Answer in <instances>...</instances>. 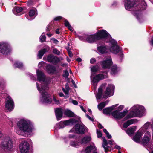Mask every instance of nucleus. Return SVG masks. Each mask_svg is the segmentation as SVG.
<instances>
[{"label":"nucleus","mask_w":153,"mask_h":153,"mask_svg":"<svg viewBox=\"0 0 153 153\" xmlns=\"http://www.w3.org/2000/svg\"><path fill=\"white\" fill-rule=\"evenodd\" d=\"M30 77L33 80H35L36 79V78L34 77L32 74H30Z\"/></svg>","instance_id":"obj_61"},{"label":"nucleus","mask_w":153,"mask_h":153,"mask_svg":"<svg viewBox=\"0 0 153 153\" xmlns=\"http://www.w3.org/2000/svg\"><path fill=\"white\" fill-rule=\"evenodd\" d=\"M40 41L42 42H44L46 39V36L44 33H43L40 37Z\"/></svg>","instance_id":"obj_44"},{"label":"nucleus","mask_w":153,"mask_h":153,"mask_svg":"<svg viewBox=\"0 0 153 153\" xmlns=\"http://www.w3.org/2000/svg\"><path fill=\"white\" fill-rule=\"evenodd\" d=\"M47 71L48 73H53L55 71V68L53 66L48 65L46 66Z\"/></svg>","instance_id":"obj_31"},{"label":"nucleus","mask_w":153,"mask_h":153,"mask_svg":"<svg viewBox=\"0 0 153 153\" xmlns=\"http://www.w3.org/2000/svg\"><path fill=\"white\" fill-rule=\"evenodd\" d=\"M56 117L58 120H59L62 116L63 112L62 109L58 108L55 110Z\"/></svg>","instance_id":"obj_23"},{"label":"nucleus","mask_w":153,"mask_h":153,"mask_svg":"<svg viewBox=\"0 0 153 153\" xmlns=\"http://www.w3.org/2000/svg\"><path fill=\"white\" fill-rule=\"evenodd\" d=\"M138 120L135 119L129 120L124 124H132L137 123Z\"/></svg>","instance_id":"obj_32"},{"label":"nucleus","mask_w":153,"mask_h":153,"mask_svg":"<svg viewBox=\"0 0 153 153\" xmlns=\"http://www.w3.org/2000/svg\"><path fill=\"white\" fill-rule=\"evenodd\" d=\"M135 5L134 0H127L125 1V8L127 10H130Z\"/></svg>","instance_id":"obj_16"},{"label":"nucleus","mask_w":153,"mask_h":153,"mask_svg":"<svg viewBox=\"0 0 153 153\" xmlns=\"http://www.w3.org/2000/svg\"><path fill=\"white\" fill-rule=\"evenodd\" d=\"M110 45L111 47L109 48L111 52L114 54H117L120 52V50L119 47L117 45V42L113 39H111L109 41Z\"/></svg>","instance_id":"obj_8"},{"label":"nucleus","mask_w":153,"mask_h":153,"mask_svg":"<svg viewBox=\"0 0 153 153\" xmlns=\"http://www.w3.org/2000/svg\"><path fill=\"white\" fill-rule=\"evenodd\" d=\"M124 108V107L123 105H120L117 108V109L120 111L122 110Z\"/></svg>","instance_id":"obj_51"},{"label":"nucleus","mask_w":153,"mask_h":153,"mask_svg":"<svg viewBox=\"0 0 153 153\" xmlns=\"http://www.w3.org/2000/svg\"><path fill=\"white\" fill-rule=\"evenodd\" d=\"M136 126H133L132 127H131L128 128L126 131V133L129 135L132 134L134 132L136 131Z\"/></svg>","instance_id":"obj_26"},{"label":"nucleus","mask_w":153,"mask_h":153,"mask_svg":"<svg viewBox=\"0 0 153 153\" xmlns=\"http://www.w3.org/2000/svg\"><path fill=\"white\" fill-rule=\"evenodd\" d=\"M97 137L98 138H100L102 137V133L100 130H97Z\"/></svg>","instance_id":"obj_47"},{"label":"nucleus","mask_w":153,"mask_h":153,"mask_svg":"<svg viewBox=\"0 0 153 153\" xmlns=\"http://www.w3.org/2000/svg\"><path fill=\"white\" fill-rule=\"evenodd\" d=\"M45 63L44 62H40L38 65L39 67L41 68L43 66L45 65Z\"/></svg>","instance_id":"obj_49"},{"label":"nucleus","mask_w":153,"mask_h":153,"mask_svg":"<svg viewBox=\"0 0 153 153\" xmlns=\"http://www.w3.org/2000/svg\"><path fill=\"white\" fill-rule=\"evenodd\" d=\"M141 3L138 6L139 7V8H140V10L145 9L146 7V4L143 0H141Z\"/></svg>","instance_id":"obj_34"},{"label":"nucleus","mask_w":153,"mask_h":153,"mask_svg":"<svg viewBox=\"0 0 153 153\" xmlns=\"http://www.w3.org/2000/svg\"><path fill=\"white\" fill-rule=\"evenodd\" d=\"M20 151L21 153H28L30 149V145L26 141H22L19 146Z\"/></svg>","instance_id":"obj_11"},{"label":"nucleus","mask_w":153,"mask_h":153,"mask_svg":"<svg viewBox=\"0 0 153 153\" xmlns=\"http://www.w3.org/2000/svg\"><path fill=\"white\" fill-rule=\"evenodd\" d=\"M114 88V86L113 85L108 84L104 92L103 97L107 98L112 96L113 95Z\"/></svg>","instance_id":"obj_10"},{"label":"nucleus","mask_w":153,"mask_h":153,"mask_svg":"<svg viewBox=\"0 0 153 153\" xmlns=\"http://www.w3.org/2000/svg\"><path fill=\"white\" fill-rule=\"evenodd\" d=\"M53 100L55 102L56 104H58L59 103V101L57 100L54 97H53Z\"/></svg>","instance_id":"obj_56"},{"label":"nucleus","mask_w":153,"mask_h":153,"mask_svg":"<svg viewBox=\"0 0 153 153\" xmlns=\"http://www.w3.org/2000/svg\"><path fill=\"white\" fill-rule=\"evenodd\" d=\"M96 60L95 58H92L90 60V63L91 64H93L95 62Z\"/></svg>","instance_id":"obj_54"},{"label":"nucleus","mask_w":153,"mask_h":153,"mask_svg":"<svg viewBox=\"0 0 153 153\" xmlns=\"http://www.w3.org/2000/svg\"><path fill=\"white\" fill-rule=\"evenodd\" d=\"M52 52L54 54L57 55H59L60 54V52L57 49L55 48H53L52 49Z\"/></svg>","instance_id":"obj_43"},{"label":"nucleus","mask_w":153,"mask_h":153,"mask_svg":"<svg viewBox=\"0 0 153 153\" xmlns=\"http://www.w3.org/2000/svg\"><path fill=\"white\" fill-rule=\"evenodd\" d=\"M108 101L107 100L100 103L97 105L98 109L100 111L101 110L108 104Z\"/></svg>","instance_id":"obj_29"},{"label":"nucleus","mask_w":153,"mask_h":153,"mask_svg":"<svg viewBox=\"0 0 153 153\" xmlns=\"http://www.w3.org/2000/svg\"><path fill=\"white\" fill-rule=\"evenodd\" d=\"M99 68L97 66H93L91 68L92 72H96L98 70Z\"/></svg>","instance_id":"obj_45"},{"label":"nucleus","mask_w":153,"mask_h":153,"mask_svg":"<svg viewBox=\"0 0 153 153\" xmlns=\"http://www.w3.org/2000/svg\"><path fill=\"white\" fill-rule=\"evenodd\" d=\"M47 51V49L45 48L43 49L40 51L39 52L38 56L39 59L42 58L44 53Z\"/></svg>","instance_id":"obj_35"},{"label":"nucleus","mask_w":153,"mask_h":153,"mask_svg":"<svg viewBox=\"0 0 153 153\" xmlns=\"http://www.w3.org/2000/svg\"><path fill=\"white\" fill-rule=\"evenodd\" d=\"M14 107V103L11 98L8 96L7 98L5 104V107L9 111H12Z\"/></svg>","instance_id":"obj_14"},{"label":"nucleus","mask_w":153,"mask_h":153,"mask_svg":"<svg viewBox=\"0 0 153 153\" xmlns=\"http://www.w3.org/2000/svg\"><path fill=\"white\" fill-rule=\"evenodd\" d=\"M115 148L117 149H118V150H119L120 149V147L118 146V145H116L115 146Z\"/></svg>","instance_id":"obj_64"},{"label":"nucleus","mask_w":153,"mask_h":153,"mask_svg":"<svg viewBox=\"0 0 153 153\" xmlns=\"http://www.w3.org/2000/svg\"><path fill=\"white\" fill-rule=\"evenodd\" d=\"M150 133L148 132H146L142 140L143 143V145H144L148 143L150 139Z\"/></svg>","instance_id":"obj_24"},{"label":"nucleus","mask_w":153,"mask_h":153,"mask_svg":"<svg viewBox=\"0 0 153 153\" xmlns=\"http://www.w3.org/2000/svg\"><path fill=\"white\" fill-rule=\"evenodd\" d=\"M106 85V84H102L98 89V92L96 95L97 101H98V99H100L101 98L102 94V89L105 87Z\"/></svg>","instance_id":"obj_20"},{"label":"nucleus","mask_w":153,"mask_h":153,"mask_svg":"<svg viewBox=\"0 0 153 153\" xmlns=\"http://www.w3.org/2000/svg\"><path fill=\"white\" fill-rule=\"evenodd\" d=\"M31 122L27 119H21L19 121V124H31Z\"/></svg>","instance_id":"obj_30"},{"label":"nucleus","mask_w":153,"mask_h":153,"mask_svg":"<svg viewBox=\"0 0 153 153\" xmlns=\"http://www.w3.org/2000/svg\"><path fill=\"white\" fill-rule=\"evenodd\" d=\"M13 146L12 141L8 136L4 137L0 144L1 147L5 151L10 150Z\"/></svg>","instance_id":"obj_4"},{"label":"nucleus","mask_w":153,"mask_h":153,"mask_svg":"<svg viewBox=\"0 0 153 153\" xmlns=\"http://www.w3.org/2000/svg\"><path fill=\"white\" fill-rule=\"evenodd\" d=\"M107 76V73L104 72L103 74H98L91 79V83L94 87V90L96 89L97 85L98 82L103 79L105 77H106Z\"/></svg>","instance_id":"obj_6"},{"label":"nucleus","mask_w":153,"mask_h":153,"mask_svg":"<svg viewBox=\"0 0 153 153\" xmlns=\"http://www.w3.org/2000/svg\"><path fill=\"white\" fill-rule=\"evenodd\" d=\"M86 117L88 118L91 121H93L94 119L92 118L90 116H89L88 115L86 114Z\"/></svg>","instance_id":"obj_58"},{"label":"nucleus","mask_w":153,"mask_h":153,"mask_svg":"<svg viewBox=\"0 0 153 153\" xmlns=\"http://www.w3.org/2000/svg\"><path fill=\"white\" fill-rule=\"evenodd\" d=\"M56 126L54 127V128H55V129L56 130H58V129H59L61 128H62L65 127L64 125H56Z\"/></svg>","instance_id":"obj_46"},{"label":"nucleus","mask_w":153,"mask_h":153,"mask_svg":"<svg viewBox=\"0 0 153 153\" xmlns=\"http://www.w3.org/2000/svg\"><path fill=\"white\" fill-rule=\"evenodd\" d=\"M14 66L15 67L20 68L23 66L22 63L19 61H16L14 65Z\"/></svg>","instance_id":"obj_40"},{"label":"nucleus","mask_w":153,"mask_h":153,"mask_svg":"<svg viewBox=\"0 0 153 153\" xmlns=\"http://www.w3.org/2000/svg\"><path fill=\"white\" fill-rule=\"evenodd\" d=\"M142 136V133L140 132H138L136 134L134 137H133L134 140L137 142H139L140 140V138Z\"/></svg>","instance_id":"obj_27"},{"label":"nucleus","mask_w":153,"mask_h":153,"mask_svg":"<svg viewBox=\"0 0 153 153\" xmlns=\"http://www.w3.org/2000/svg\"><path fill=\"white\" fill-rule=\"evenodd\" d=\"M129 125H123V127L122 128L123 130H124L125 128H127Z\"/></svg>","instance_id":"obj_60"},{"label":"nucleus","mask_w":153,"mask_h":153,"mask_svg":"<svg viewBox=\"0 0 153 153\" xmlns=\"http://www.w3.org/2000/svg\"><path fill=\"white\" fill-rule=\"evenodd\" d=\"M98 40L102 38H105L106 39L108 40V41H106V42H108L112 39L109 34L105 30H102L99 31L97 34Z\"/></svg>","instance_id":"obj_7"},{"label":"nucleus","mask_w":153,"mask_h":153,"mask_svg":"<svg viewBox=\"0 0 153 153\" xmlns=\"http://www.w3.org/2000/svg\"><path fill=\"white\" fill-rule=\"evenodd\" d=\"M98 40L97 36L95 34L88 36L86 39V41L89 43L93 42Z\"/></svg>","instance_id":"obj_22"},{"label":"nucleus","mask_w":153,"mask_h":153,"mask_svg":"<svg viewBox=\"0 0 153 153\" xmlns=\"http://www.w3.org/2000/svg\"><path fill=\"white\" fill-rule=\"evenodd\" d=\"M12 50L11 47L8 43H0V52L1 53L3 54H8L11 52Z\"/></svg>","instance_id":"obj_5"},{"label":"nucleus","mask_w":153,"mask_h":153,"mask_svg":"<svg viewBox=\"0 0 153 153\" xmlns=\"http://www.w3.org/2000/svg\"><path fill=\"white\" fill-rule=\"evenodd\" d=\"M75 135L74 134H69L68 136V138L69 139L74 138Z\"/></svg>","instance_id":"obj_52"},{"label":"nucleus","mask_w":153,"mask_h":153,"mask_svg":"<svg viewBox=\"0 0 153 153\" xmlns=\"http://www.w3.org/2000/svg\"><path fill=\"white\" fill-rule=\"evenodd\" d=\"M68 53L69 56L70 57H72L73 56V55H72L71 52L69 50H68Z\"/></svg>","instance_id":"obj_55"},{"label":"nucleus","mask_w":153,"mask_h":153,"mask_svg":"<svg viewBox=\"0 0 153 153\" xmlns=\"http://www.w3.org/2000/svg\"><path fill=\"white\" fill-rule=\"evenodd\" d=\"M22 10V8L19 7H16L13 8V11L14 14L17 15L18 13L21 12Z\"/></svg>","instance_id":"obj_33"},{"label":"nucleus","mask_w":153,"mask_h":153,"mask_svg":"<svg viewBox=\"0 0 153 153\" xmlns=\"http://www.w3.org/2000/svg\"><path fill=\"white\" fill-rule=\"evenodd\" d=\"M65 89L64 88H62V89L63 91L64 92V93L65 94L68 95L69 94V88L68 87V84H66L65 85Z\"/></svg>","instance_id":"obj_39"},{"label":"nucleus","mask_w":153,"mask_h":153,"mask_svg":"<svg viewBox=\"0 0 153 153\" xmlns=\"http://www.w3.org/2000/svg\"><path fill=\"white\" fill-rule=\"evenodd\" d=\"M64 114L65 115L69 117H72L74 116V113L71 111L68 110H66L65 111Z\"/></svg>","instance_id":"obj_37"},{"label":"nucleus","mask_w":153,"mask_h":153,"mask_svg":"<svg viewBox=\"0 0 153 153\" xmlns=\"http://www.w3.org/2000/svg\"><path fill=\"white\" fill-rule=\"evenodd\" d=\"M51 39L53 41V42L54 43L57 44H58L59 42L56 39L53 38Z\"/></svg>","instance_id":"obj_50"},{"label":"nucleus","mask_w":153,"mask_h":153,"mask_svg":"<svg viewBox=\"0 0 153 153\" xmlns=\"http://www.w3.org/2000/svg\"><path fill=\"white\" fill-rule=\"evenodd\" d=\"M80 144V143L77 141H71L70 143V145L73 147H77Z\"/></svg>","instance_id":"obj_42"},{"label":"nucleus","mask_w":153,"mask_h":153,"mask_svg":"<svg viewBox=\"0 0 153 153\" xmlns=\"http://www.w3.org/2000/svg\"><path fill=\"white\" fill-rule=\"evenodd\" d=\"M37 80L39 82L42 81L43 83L41 85L36 83L38 90L41 94L40 100L43 103H50L52 101V98L50 95L46 91L48 90L49 87L48 84L45 82V76L41 70H37L36 71Z\"/></svg>","instance_id":"obj_1"},{"label":"nucleus","mask_w":153,"mask_h":153,"mask_svg":"<svg viewBox=\"0 0 153 153\" xmlns=\"http://www.w3.org/2000/svg\"><path fill=\"white\" fill-rule=\"evenodd\" d=\"M117 71L118 69L117 66L116 65L113 66L111 69V74L112 75H114L117 72Z\"/></svg>","instance_id":"obj_38"},{"label":"nucleus","mask_w":153,"mask_h":153,"mask_svg":"<svg viewBox=\"0 0 153 153\" xmlns=\"http://www.w3.org/2000/svg\"><path fill=\"white\" fill-rule=\"evenodd\" d=\"M29 16L30 17L34 16L37 15V10L35 9H31L29 13Z\"/></svg>","instance_id":"obj_36"},{"label":"nucleus","mask_w":153,"mask_h":153,"mask_svg":"<svg viewBox=\"0 0 153 153\" xmlns=\"http://www.w3.org/2000/svg\"><path fill=\"white\" fill-rule=\"evenodd\" d=\"M151 123L153 124V120H152L151 122H147L145 124H150Z\"/></svg>","instance_id":"obj_62"},{"label":"nucleus","mask_w":153,"mask_h":153,"mask_svg":"<svg viewBox=\"0 0 153 153\" xmlns=\"http://www.w3.org/2000/svg\"><path fill=\"white\" fill-rule=\"evenodd\" d=\"M128 112L127 110H124L123 112H120L116 110L112 112L111 115L115 119H120L125 116Z\"/></svg>","instance_id":"obj_9"},{"label":"nucleus","mask_w":153,"mask_h":153,"mask_svg":"<svg viewBox=\"0 0 153 153\" xmlns=\"http://www.w3.org/2000/svg\"><path fill=\"white\" fill-rule=\"evenodd\" d=\"M47 59L48 62L56 64L61 60H62L63 59L62 57L59 58L53 55H50L47 57Z\"/></svg>","instance_id":"obj_15"},{"label":"nucleus","mask_w":153,"mask_h":153,"mask_svg":"<svg viewBox=\"0 0 153 153\" xmlns=\"http://www.w3.org/2000/svg\"><path fill=\"white\" fill-rule=\"evenodd\" d=\"M62 19V17L60 16H58L54 18V20L55 21L59 20Z\"/></svg>","instance_id":"obj_57"},{"label":"nucleus","mask_w":153,"mask_h":153,"mask_svg":"<svg viewBox=\"0 0 153 153\" xmlns=\"http://www.w3.org/2000/svg\"><path fill=\"white\" fill-rule=\"evenodd\" d=\"M139 12L136 13L135 12H134L133 13L134 16H138V15H139Z\"/></svg>","instance_id":"obj_63"},{"label":"nucleus","mask_w":153,"mask_h":153,"mask_svg":"<svg viewBox=\"0 0 153 153\" xmlns=\"http://www.w3.org/2000/svg\"><path fill=\"white\" fill-rule=\"evenodd\" d=\"M81 121L79 119L75 120L71 119L69 120H66L64 121V124H81Z\"/></svg>","instance_id":"obj_18"},{"label":"nucleus","mask_w":153,"mask_h":153,"mask_svg":"<svg viewBox=\"0 0 153 153\" xmlns=\"http://www.w3.org/2000/svg\"><path fill=\"white\" fill-rule=\"evenodd\" d=\"M85 130V127L83 125H75L74 127L69 132L75 131L78 134H83Z\"/></svg>","instance_id":"obj_12"},{"label":"nucleus","mask_w":153,"mask_h":153,"mask_svg":"<svg viewBox=\"0 0 153 153\" xmlns=\"http://www.w3.org/2000/svg\"><path fill=\"white\" fill-rule=\"evenodd\" d=\"M72 103L75 105H77L78 104V102L75 100H73L72 101Z\"/></svg>","instance_id":"obj_53"},{"label":"nucleus","mask_w":153,"mask_h":153,"mask_svg":"<svg viewBox=\"0 0 153 153\" xmlns=\"http://www.w3.org/2000/svg\"><path fill=\"white\" fill-rule=\"evenodd\" d=\"M91 140L90 136H86L84 137L81 140V143L85 144L89 142Z\"/></svg>","instance_id":"obj_28"},{"label":"nucleus","mask_w":153,"mask_h":153,"mask_svg":"<svg viewBox=\"0 0 153 153\" xmlns=\"http://www.w3.org/2000/svg\"><path fill=\"white\" fill-rule=\"evenodd\" d=\"M32 125H16L15 132L19 135H24V133H30L34 129Z\"/></svg>","instance_id":"obj_3"},{"label":"nucleus","mask_w":153,"mask_h":153,"mask_svg":"<svg viewBox=\"0 0 153 153\" xmlns=\"http://www.w3.org/2000/svg\"><path fill=\"white\" fill-rule=\"evenodd\" d=\"M130 110L129 114L124 118L125 120L133 117H142L144 114L145 112L144 107L139 105H134L131 108Z\"/></svg>","instance_id":"obj_2"},{"label":"nucleus","mask_w":153,"mask_h":153,"mask_svg":"<svg viewBox=\"0 0 153 153\" xmlns=\"http://www.w3.org/2000/svg\"><path fill=\"white\" fill-rule=\"evenodd\" d=\"M99 53L103 54L107 53L108 51V48L106 46L102 45L98 46L97 48Z\"/></svg>","instance_id":"obj_17"},{"label":"nucleus","mask_w":153,"mask_h":153,"mask_svg":"<svg viewBox=\"0 0 153 153\" xmlns=\"http://www.w3.org/2000/svg\"><path fill=\"white\" fill-rule=\"evenodd\" d=\"M107 137L108 139H110L111 138V136L110 135L109 133H107V134H106Z\"/></svg>","instance_id":"obj_59"},{"label":"nucleus","mask_w":153,"mask_h":153,"mask_svg":"<svg viewBox=\"0 0 153 153\" xmlns=\"http://www.w3.org/2000/svg\"><path fill=\"white\" fill-rule=\"evenodd\" d=\"M103 143L102 146L105 149V152L106 153L107 151H109L111 150L110 147L108 146V143L105 137H102Z\"/></svg>","instance_id":"obj_25"},{"label":"nucleus","mask_w":153,"mask_h":153,"mask_svg":"<svg viewBox=\"0 0 153 153\" xmlns=\"http://www.w3.org/2000/svg\"><path fill=\"white\" fill-rule=\"evenodd\" d=\"M69 75V74L68 72L67 71H64V73L63 74V76L64 77L67 78Z\"/></svg>","instance_id":"obj_48"},{"label":"nucleus","mask_w":153,"mask_h":153,"mask_svg":"<svg viewBox=\"0 0 153 153\" xmlns=\"http://www.w3.org/2000/svg\"><path fill=\"white\" fill-rule=\"evenodd\" d=\"M118 104H116L111 107L105 108L103 111V113L105 114L110 115L111 111Z\"/></svg>","instance_id":"obj_21"},{"label":"nucleus","mask_w":153,"mask_h":153,"mask_svg":"<svg viewBox=\"0 0 153 153\" xmlns=\"http://www.w3.org/2000/svg\"><path fill=\"white\" fill-rule=\"evenodd\" d=\"M96 151V148L94 145H93L86 147L85 152V153H97Z\"/></svg>","instance_id":"obj_19"},{"label":"nucleus","mask_w":153,"mask_h":153,"mask_svg":"<svg viewBox=\"0 0 153 153\" xmlns=\"http://www.w3.org/2000/svg\"><path fill=\"white\" fill-rule=\"evenodd\" d=\"M64 22L65 25L66 27H68V29L70 31H73V28L70 24L69 22L68 21L65 20Z\"/></svg>","instance_id":"obj_41"},{"label":"nucleus","mask_w":153,"mask_h":153,"mask_svg":"<svg viewBox=\"0 0 153 153\" xmlns=\"http://www.w3.org/2000/svg\"><path fill=\"white\" fill-rule=\"evenodd\" d=\"M112 62L111 58L108 57L106 59L101 62V65L102 68L104 69L109 68L112 65Z\"/></svg>","instance_id":"obj_13"}]
</instances>
